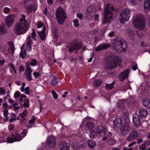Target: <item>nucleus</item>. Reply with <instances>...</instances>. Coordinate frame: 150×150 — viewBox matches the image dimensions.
Here are the masks:
<instances>
[{
	"label": "nucleus",
	"mask_w": 150,
	"mask_h": 150,
	"mask_svg": "<svg viewBox=\"0 0 150 150\" xmlns=\"http://www.w3.org/2000/svg\"><path fill=\"white\" fill-rule=\"evenodd\" d=\"M120 60L118 57L116 55H111L108 57L105 61V67L107 69H112L116 67Z\"/></svg>",
	"instance_id": "obj_1"
},
{
	"label": "nucleus",
	"mask_w": 150,
	"mask_h": 150,
	"mask_svg": "<svg viewBox=\"0 0 150 150\" xmlns=\"http://www.w3.org/2000/svg\"><path fill=\"white\" fill-rule=\"evenodd\" d=\"M28 25L27 22L25 23H17L15 25L13 31L17 35L23 34L28 30Z\"/></svg>",
	"instance_id": "obj_2"
},
{
	"label": "nucleus",
	"mask_w": 150,
	"mask_h": 150,
	"mask_svg": "<svg viewBox=\"0 0 150 150\" xmlns=\"http://www.w3.org/2000/svg\"><path fill=\"white\" fill-rule=\"evenodd\" d=\"M133 23L134 27L141 30L145 27V22L143 16L140 14H137L133 20Z\"/></svg>",
	"instance_id": "obj_3"
},
{
	"label": "nucleus",
	"mask_w": 150,
	"mask_h": 150,
	"mask_svg": "<svg viewBox=\"0 0 150 150\" xmlns=\"http://www.w3.org/2000/svg\"><path fill=\"white\" fill-rule=\"evenodd\" d=\"M125 42L124 40L122 38H115L112 43V47L113 50L117 52H120V49Z\"/></svg>",
	"instance_id": "obj_4"
},
{
	"label": "nucleus",
	"mask_w": 150,
	"mask_h": 150,
	"mask_svg": "<svg viewBox=\"0 0 150 150\" xmlns=\"http://www.w3.org/2000/svg\"><path fill=\"white\" fill-rule=\"evenodd\" d=\"M110 5V4H107L104 8V18L102 21V23L103 24H105L109 22L112 18L113 13L110 11L109 8Z\"/></svg>",
	"instance_id": "obj_5"
},
{
	"label": "nucleus",
	"mask_w": 150,
	"mask_h": 150,
	"mask_svg": "<svg viewBox=\"0 0 150 150\" xmlns=\"http://www.w3.org/2000/svg\"><path fill=\"white\" fill-rule=\"evenodd\" d=\"M55 16L59 24H62L66 18V14L63 8L62 7H59L57 8Z\"/></svg>",
	"instance_id": "obj_6"
},
{
	"label": "nucleus",
	"mask_w": 150,
	"mask_h": 150,
	"mask_svg": "<svg viewBox=\"0 0 150 150\" xmlns=\"http://www.w3.org/2000/svg\"><path fill=\"white\" fill-rule=\"evenodd\" d=\"M131 11L128 8H125L120 13V18L119 20L121 23L128 20L129 18V14L131 13Z\"/></svg>",
	"instance_id": "obj_7"
},
{
	"label": "nucleus",
	"mask_w": 150,
	"mask_h": 150,
	"mask_svg": "<svg viewBox=\"0 0 150 150\" xmlns=\"http://www.w3.org/2000/svg\"><path fill=\"white\" fill-rule=\"evenodd\" d=\"M130 122H125L121 127L120 132L123 136L127 135L130 131Z\"/></svg>",
	"instance_id": "obj_8"
},
{
	"label": "nucleus",
	"mask_w": 150,
	"mask_h": 150,
	"mask_svg": "<svg viewBox=\"0 0 150 150\" xmlns=\"http://www.w3.org/2000/svg\"><path fill=\"white\" fill-rule=\"evenodd\" d=\"M106 129L103 126H99L97 127L96 134L98 137H101L105 136L107 132Z\"/></svg>",
	"instance_id": "obj_9"
},
{
	"label": "nucleus",
	"mask_w": 150,
	"mask_h": 150,
	"mask_svg": "<svg viewBox=\"0 0 150 150\" xmlns=\"http://www.w3.org/2000/svg\"><path fill=\"white\" fill-rule=\"evenodd\" d=\"M113 124V128L114 129L117 131L122 126V120L120 118H117L114 120Z\"/></svg>",
	"instance_id": "obj_10"
},
{
	"label": "nucleus",
	"mask_w": 150,
	"mask_h": 150,
	"mask_svg": "<svg viewBox=\"0 0 150 150\" xmlns=\"http://www.w3.org/2000/svg\"><path fill=\"white\" fill-rule=\"evenodd\" d=\"M12 135L11 138L8 137L6 138V139L8 143H12L14 142L19 141L22 139V137L18 134L15 136L12 134Z\"/></svg>",
	"instance_id": "obj_11"
},
{
	"label": "nucleus",
	"mask_w": 150,
	"mask_h": 150,
	"mask_svg": "<svg viewBox=\"0 0 150 150\" xmlns=\"http://www.w3.org/2000/svg\"><path fill=\"white\" fill-rule=\"evenodd\" d=\"M139 134L137 131L133 130L127 136V140L128 141H132L137 138Z\"/></svg>",
	"instance_id": "obj_12"
},
{
	"label": "nucleus",
	"mask_w": 150,
	"mask_h": 150,
	"mask_svg": "<svg viewBox=\"0 0 150 150\" xmlns=\"http://www.w3.org/2000/svg\"><path fill=\"white\" fill-rule=\"evenodd\" d=\"M6 25L9 28L11 26L14 22V20L11 14L6 16L5 19Z\"/></svg>",
	"instance_id": "obj_13"
},
{
	"label": "nucleus",
	"mask_w": 150,
	"mask_h": 150,
	"mask_svg": "<svg viewBox=\"0 0 150 150\" xmlns=\"http://www.w3.org/2000/svg\"><path fill=\"white\" fill-rule=\"evenodd\" d=\"M47 143L50 147H54L56 145V140L54 137L52 136H48L47 139Z\"/></svg>",
	"instance_id": "obj_14"
},
{
	"label": "nucleus",
	"mask_w": 150,
	"mask_h": 150,
	"mask_svg": "<svg viewBox=\"0 0 150 150\" xmlns=\"http://www.w3.org/2000/svg\"><path fill=\"white\" fill-rule=\"evenodd\" d=\"M129 72V70L127 69L120 74L118 76L119 78V80L122 81L127 78Z\"/></svg>",
	"instance_id": "obj_15"
},
{
	"label": "nucleus",
	"mask_w": 150,
	"mask_h": 150,
	"mask_svg": "<svg viewBox=\"0 0 150 150\" xmlns=\"http://www.w3.org/2000/svg\"><path fill=\"white\" fill-rule=\"evenodd\" d=\"M58 147L61 150H68L69 144L64 142H60L58 144Z\"/></svg>",
	"instance_id": "obj_16"
},
{
	"label": "nucleus",
	"mask_w": 150,
	"mask_h": 150,
	"mask_svg": "<svg viewBox=\"0 0 150 150\" xmlns=\"http://www.w3.org/2000/svg\"><path fill=\"white\" fill-rule=\"evenodd\" d=\"M110 45L107 43H104L98 45L95 49V50L96 52L106 49L110 47Z\"/></svg>",
	"instance_id": "obj_17"
},
{
	"label": "nucleus",
	"mask_w": 150,
	"mask_h": 150,
	"mask_svg": "<svg viewBox=\"0 0 150 150\" xmlns=\"http://www.w3.org/2000/svg\"><path fill=\"white\" fill-rule=\"evenodd\" d=\"M37 7L33 4H29L26 7V11L28 13H30L32 11H35Z\"/></svg>",
	"instance_id": "obj_18"
},
{
	"label": "nucleus",
	"mask_w": 150,
	"mask_h": 150,
	"mask_svg": "<svg viewBox=\"0 0 150 150\" xmlns=\"http://www.w3.org/2000/svg\"><path fill=\"white\" fill-rule=\"evenodd\" d=\"M82 44L81 43H76L73 46L69 47V51L70 52L75 50H79L81 48Z\"/></svg>",
	"instance_id": "obj_19"
},
{
	"label": "nucleus",
	"mask_w": 150,
	"mask_h": 150,
	"mask_svg": "<svg viewBox=\"0 0 150 150\" xmlns=\"http://www.w3.org/2000/svg\"><path fill=\"white\" fill-rule=\"evenodd\" d=\"M139 116L141 117L144 118L147 115L148 112L146 109L143 108L140 109L139 110Z\"/></svg>",
	"instance_id": "obj_20"
},
{
	"label": "nucleus",
	"mask_w": 150,
	"mask_h": 150,
	"mask_svg": "<svg viewBox=\"0 0 150 150\" xmlns=\"http://www.w3.org/2000/svg\"><path fill=\"white\" fill-rule=\"evenodd\" d=\"M133 122L136 127H138L141 124V120L138 117H136L135 116H133Z\"/></svg>",
	"instance_id": "obj_21"
},
{
	"label": "nucleus",
	"mask_w": 150,
	"mask_h": 150,
	"mask_svg": "<svg viewBox=\"0 0 150 150\" xmlns=\"http://www.w3.org/2000/svg\"><path fill=\"white\" fill-rule=\"evenodd\" d=\"M45 26H44L42 31L41 32H38V33L39 35H40L41 39L42 40H44L46 37L45 33Z\"/></svg>",
	"instance_id": "obj_22"
},
{
	"label": "nucleus",
	"mask_w": 150,
	"mask_h": 150,
	"mask_svg": "<svg viewBox=\"0 0 150 150\" xmlns=\"http://www.w3.org/2000/svg\"><path fill=\"white\" fill-rule=\"evenodd\" d=\"M144 8L146 10H150V0H145L144 3Z\"/></svg>",
	"instance_id": "obj_23"
},
{
	"label": "nucleus",
	"mask_w": 150,
	"mask_h": 150,
	"mask_svg": "<svg viewBox=\"0 0 150 150\" xmlns=\"http://www.w3.org/2000/svg\"><path fill=\"white\" fill-rule=\"evenodd\" d=\"M143 105L146 108H150V99L148 98H145L142 102Z\"/></svg>",
	"instance_id": "obj_24"
},
{
	"label": "nucleus",
	"mask_w": 150,
	"mask_h": 150,
	"mask_svg": "<svg viewBox=\"0 0 150 150\" xmlns=\"http://www.w3.org/2000/svg\"><path fill=\"white\" fill-rule=\"evenodd\" d=\"M26 70L25 71V75L31 74L32 70L31 69L30 66L29 62H27L26 63Z\"/></svg>",
	"instance_id": "obj_25"
},
{
	"label": "nucleus",
	"mask_w": 150,
	"mask_h": 150,
	"mask_svg": "<svg viewBox=\"0 0 150 150\" xmlns=\"http://www.w3.org/2000/svg\"><path fill=\"white\" fill-rule=\"evenodd\" d=\"M59 81V79L56 76H54L51 81V84L53 86H57L58 83Z\"/></svg>",
	"instance_id": "obj_26"
},
{
	"label": "nucleus",
	"mask_w": 150,
	"mask_h": 150,
	"mask_svg": "<svg viewBox=\"0 0 150 150\" xmlns=\"http://www.w3.org/2000/svg\"><path fill=\"white\" fill-rule=\"evenodd\" d=\"M102 80L101 79H96L93 83V86L95 87L99 86L102 83Z\"/></svg>",
	"instance_id": "obj_27"
},
{
	"label": "nucleus",
	"mask_w": 150,
	"mask_h": 150,
	"mask_svg": "<svg viewBox=\"0 0 150 150\" xmlns=\"http://www.w3.org/2000/svg\"><path fill=\"white\" fill-rule=\"evenodd\" d=\"M8 45L10 48L11 50V53L12 54H13L14 52V44L13 42H8Z\"/></svg>",
	"instance_id": "obj_28"
},
{
	"label": "nucleus",
	"mask_w": 150,
	"mask_h": 150,
	"mask_svg": "<svg viewBox=\"0 0 150 150\" xmlns=\"http://www.w3.org/2000/svg\"><path fill=\"white\" fill-rule=\"evenodd\" d=\"M124 105V100H119L117 104V106L120 108H123Z\"/></svg>",
	"instance_id": "obj_29"
},
{
	"label": "nucleus",
	"mask_w": 150,
	"mask_h": 150,
	"mask_svg": "<svg viewBox=\"0 0 150 150\" xmlns=\"http://www.w3.org/2000/svg\"><path fill=\"white\" fill-rule=\"evenodd\" d=\"M112 135V133L109 132H108L106 134L105 136H103L104 137L102 138L103 141H105L107 140V138Z\"/></svg>",
	"instance_id": "obj_30"
},
{
	"label": "nucleus",
	"mask_w": 150,
	"mask_h": 150,
	"mask_svg": "<svg viewBox=\"0 0 150 150\" xmlns=\"http://www.w3.org/2000/svg\"><path fill=\"white\" fill-rule=\"evenodd\" d=\"M88 145L90 147L93 148L96 146V142L89 140L88 141Z\"/></svg>",
	"instance_id": "obj_31"
},
{
	"label": "nucleus",
	"mask_w": 150,
	"mask_h": 150,
	"mask_svg": "<svg viewBox=\"0 0 150 150\" xmlns=\"http://www.w3.org/2000/svg\"><path fill=\"white\" fill-rule=\"evenodd\" d=\"M115 84V82L114 81L111 84H106V88L107 90H111L113 88L114 85Z\"/></svg>",
	"instance_id": "obj_32"
},
{
	"label": "nucleus",
	"mask_w": 150,
	"mask_h": 150,
	"mask_svg": "<svg viewBox=\"0 0 150 150\" xmlns=\"http://www.w3.org/2000/svg\"><path fill=\"white\" fill-rule=\"evenodd\" d=\"M97 136L96 132H95V131L93 130L91 131L90 133V137L91 139L94 138Z\"/></svg>",
	"instance_id": "obj_33"
},
{
	"label": "nucleus",
	"mask_w": 150,
	"mask_h": 150,
	"mask_svg": "<svg viewBox=\"0 0 150 150\" xmlns=\"http://www.w3.org/2000/svg\"><path fill=\"white\" fill-rule=\"evenodd\" d=\"M86 126L89 129H91L94 127V125L91 122H88L86 124Z\"/></svg>",
	"instance_id": "obj_34"
},
{
	"label": "nucleus",
	"mask_w": 150,
	"mask_h": 150,
	"mask_svg": "<svg viewBox=\"0 0 150 150\" xmlns=\"http://www.w3.org/2000/svg\"><path fill=\"white\" fill-rule=\"evenodd\" d=\"M33 38H32L31 35H29L27 39V44H32L33 43Z\"/></svg>",
	"instance_id": "obj_35"
},
{
	"label": "nucleus",
	"mask_w": 150,
	"mask_h": 150,
	"mask_svg": "<svg viewBox=\"0 0 150 150\" xmlns=\"http://www.w3.org/2000/svg\"><path fill=\"white\" fill-rule=\"evenodd\" d=\"M95 11V8L94 6H91L88 8L86 11H87V12H94Z\"/></svg>",
	"instance_id": "obj_36"
},
{
	"label": "nucleus",
	"mask_w": 150,
	"mask_h": 150,
	"mask_svg": "<svg viewBox=\"0 0 150 150\" xmlns=\"http://www.w3.org/2000/svg\"><path fill=\"white\" fill-rule=\"evenodd\" d=\"M115 140L110 139L107 142V144L109 145H112L115 144Z\"/></svg>",
	"instance_id": "obj_37"
},
{
	"label": "nucleus",
	"mask_w": 150,
	"mask_h": 150,
	"mask_svg": "<svg viewBox=\"0 0 150 150\" xmlns=\"http://www.w3.org/2000/svg\"><path fill=\"white\" fill-rule=\"evenodd\" d=\"M6 32L5 29L4 28L3 25H0V34H3Z\"/></svg>",
	"instance_id": "obj_38"
},
{
	"label": "nucleus",
	"mask_w": 150,
	"mask_h": 150,
	"mask_svg": "<svg viewBox=\"0 0 150 150\" xmlns=\"http://www.w3.org/2000/svg\"><path fill=\"white\" fill-rule=\"evenodd\" d=\"M10 11V8L8 7H5L3 10V12L5 13H8Z\"/></svg>",
	"instance_id": "obj_39"
},
{
	"label": "nucleus",
	"mask_w": 150,
	"mask_h": 150,
	"mask_svg": "<svg viewBox=\"0 0 150 150\" xmlns=\"http://www.w3.org/2000/svg\"><path fill=\"white\" fill-rule=\"evenodd\" d=\"M86 14L87 16L90 18H92L94 15V12H87V11H86Z\"/></svg>",
	"instance_id": "obj_40"
},
{
	"label": "nucleus",
	"mask_w": 150,
	"mask_h": 150,
	"mask_svg": "<svg viewBox=\"0 0 150 150\" xmlns=\"http://www.w3.org/2000/svg\"><path fill=\"white\" fill-rule=\"evenodd\" d=\"M37 64V60L35 59H33L32 62H30V65L31 66H35Z\"/></svg>",
	"instance_id": "obj_41"
},
{
	"label": "nucleus",
	"mask_w": 150,
	"mask_h": 150,
	"mask_svg": "<svg viewBox=\"0 0 150 150\" xmlns=\"http://www.w3.org/2000/svg\"><path fill=\"white\" fill-rule=\"evenodd\" d=\"M73 23H74V25L76 27H78L79 26V23L78 20L76 19L74 20Z\"/></svg>",
	"instance_id": "obj_42"
},
{
	"label": "nucleus",
	"mask_w": 150,
	"mask_h": 150,
	"mask_svg": "<svg viewBox=\"0 0 150 150\" xmlns=\"http://www.w3.org/2000/svg\"><path fill=\"white\" fill-rule=\"evenodd\" d=\"M51 92L54 98V99H56L58 97V95L55 91L54 90H52Z\"/></svg>",
	"instance_id": "obj_43"
},
{
	"label": "nucleus",
	"mask_w": 150,
	"mask_h": 150,
	"mask_svg": "<svg viewBox=\"0 0 150 150\" xmlns=\"http://www.w3.org/2000/svg\"><path fill=\"white\" fill-rule=\"evenodd\" d=\"M140 1V0H131L130 1L131 4L132 5H135Z\"/></svg>",
	"instance_id": "obj_44"
},
{
	"label": "nucleus",
	"mask_w": 150,
	"mask_h": 150,
	"mask_svg": "<svg viewBox=\"0 0 150 150\" xmlns=\"http://www.w3.org/2000/svg\"><path fill=\"white\" fill-rule=\"evenodd\" d=\"M30 88L29 87H27L25 88V94L29 95L30 94V92L29 91Z\"/></svg>",
	"instance_id": "obj_45"
},
{
	"label": "nucleus",
	"mask_w": 150,
	"mask_h": 150,
	"mask_svg": "<svg viewBox=\"0 0 150 150\" xmlns=\"http://www.w3.org/2000/svg\"><path fill=\"white\" fill-rule=\"evenodd\" d=\"M18 106V103H16L13 104V107L14 108V109L15 110H18L19 108V107L18 106Z\"/></svg>",
	"instance_id": "obj_46"
},
{
	"label": "nucleus",
	"mask_w": 150,
	"mask_h": 150,
	"mask_svg": "<svg viewBox=\"0 0 150 150\" xmlns=\"http://www.w3.org/2000/svg\"><path fill=\"white\" fill-rule=\"evenodd\" d=\"M32 44H26V48L27 50L29 51H30L31 50L32 47L31 45Z\"/></svg>",
	"instance_id": "obj_47"
},
{
	"label": "nucleus",
	"mask_w": 150,
	"mask_h": 150,
	"mask_svg": "<svg viewBox=\"0 0 150 150\" xmlns=\"http://www.w3.org/2000/svg\"><path fill=\"white\" fill-rule=\"evenodd\" d=\"M26 112H27V111L24 110L22 113H21L20 114V116L22 118L24 117V116H25Z\"/></svg>",
	"instance_id": "obj_48"
},
{
	"label": "nucleus",
	"mask_w": 150,
	"mask_h": 150,
	"mask_svg": "<svg viewBox=\"0 0 150 150\" xmlns=\"http://www.w3.org/2000/svg\"><path fill=\"white\" fill-rule=\"evenodd\" d=\"M22 18H21L20 20V22H22L23 21L24 22L23 23H25V22H27L25 21V16L24 15H22L21 16Z\"/></svg>",
	"instance_id": "obj_49"
},
{
	"label": "nucleus",
	"mask_w": 150,
	"mask_h": 150,
	"mask_svg": "<svg viewBox=\"0 0 150 150\" xmlns=\"http://www.w3.org/2000/svg\"><path fill=\"white\" fill-rule=\"evenodd\" d=\"M19 93L20 92L19 91L16 92L14 95V97L16 98L20 97V94Z\"/></svg>",
	"instance_id": "obj_50"
},
{
	"label": "nucleus",
	"mask_w": 150,
	"mask_h": 150,
	"mask_svg": "<svg viewBox=\"0 0 150 150\" xmlns=\"http://www.w3.org/2000/svg\"><path fill=\"white\" fill-rule=\"evenodd\" d=\"M77 16L81 20L82 19L83 17V14L81 13H78L77 14Z\"/></svg>",
	"instance_id": "obj_51"
},
{
	"label": "nucleus",
	"mask_w": 150,
	"mask_h": 150,
	"mask_svg": "<svg viewBox=\"0 0 150 150\" xmlns=\"http://www.w3.org/2000/svg\"><path fill=\"white\" fill-rule=\"evenodd\" d=\"M94 55V54L93 52H92L91 53V57L88 60V62H91L92 60L93 57Z\"/></svg>",
	"instance_id": "obj_52"
},
{
	"label": "nucleus",
	"mask_w": 150,
	"mask_h": 150,
	"mask_svg": "<svg viewBox=\"0 0 150 150\" xmlns=\"http://www.w3.org/2000/svg\"><path fill=\"white\" fill-rule=\"evenodd\" d=\"M54 35L55 37L56 38L58 37V32L56 29H54Z\"/></svg>",
	"instance_id": "obj_53"
},
{
	"label": "nucleus",
	"mask_w": 150,
	"mask_h": 150,
	"mask_svg": "<svg viewBox=\"0 0 150 150\" xmlns=\"http://www.w3.org/2000/svg\"><path fill=\"white\" fill-rule=\"evenodd\" d=\"M139 148L141 150H146V147L144 144H142L140 146Z\"/></svg>",
	"instance_id": "obj_54"
},
{
	"label": "nucleus",
	"mask_w": 150,
	"mask_h": 150,
	"mask_svg": "<svg viewBox=\"0 0 150 150\" xmlns=\"http://www.w3.org/2000/svg\"><path fill=\"white\" fill-rule=\"evenodd\" d=\"M31 35H32V36H31V37L34 39V40H36L35 37H36V34L35 33V32H33L31 33Z\"/></svg>",
	"instance_id": "obj_55"
},
{
	"label": "nucleus",
	"mask_w": 150,
	"mask_h": 150,
	"mask_svg": "<svg viewBox=\"0 0 150 150\" xmlns=\"http://www.w3.org/2000/svg\"><path fill=\"white\" fill-rule=\"evenodd\" d=\"M143 142V139L140 138L137 139V143L138 144H139L140 143H142Z\"/></svg>",
	"instance_id": "obj_56"
},
{
	"label": "nucleus",
	"mask_w": 150,
	"mask_h": 150,
	"mask_svg": "<svg viewBox=\"0 0 150 150\" xmlns=\"http://www.w3.org/2000/svg\"><path fill=\"white\" fill-rule=\"evenodd\" d=\"M27 77V79H28L29 81H30L32 80V79L31 74H29L26 75Z\"/></svg>",
	"instance_id": "obj_57"
},
{
	"label": "nucleus",
	"mask_w": 150,
	"mask_h": 150,
	"mask_svg": "<svg viewBox=\"0 0 150 150\" xmlns=\"http://www.w3.org/2000/svg\"><path fill=\"white\" fill-rule=\"evenodd\" d=\"M8 110L7 109H5L4 110V117L7 116L8 114Z\"/></svg>",
	"instance_id": "obj_58"
},
{
	"label": "nucleus",
	"mask_w": 150,
	"mask_h": 150,
	"mask_svg": "<svg viewBox=\"0 0 150 150\" xmlns=\"http://www.w3.org/2000/svg\"><path fill=\"white\" fill-rule=\"evenodd\" d=\"M27 133V131L26 129H24L23 131L22 132L21 134L23 135V137H25L26 134Z\"/></svg>",
	"instance_id": "obj_59"
},
{
	"label": "nucleus",
	"mask_w": 150,
	"mask_h": 150,
	"mask_svg": "<svg viewBox=\"0 0 150 150\" xmlns=\"http://www.w3.org/2000/svg\"><path fill=\"white\" fill-rule=\"evenodd\" d=\"M33 74L35 78H37L40 75L39 73L38 72H35L33 73Z\"/></svg>",
	"instance_id": "obj_60"
},
{
	"label": "nucleus",
	"mask_w": 150,
	"mask_h": 150,
	"mask_svg": "<svg viewBox=\"0 0 150 150\" xmlns=\"http://www.w3.org/2000/svg\"><path fill=\"white\" fill-rule=\"evenodd\" d=\"M14 127V126L13 125H10L8 126V129L9 131H11Z\"/></svg>",
	"instance_id": "obj_61"
},
{
	"label": "nucleus",
	"mask_w": 150,
	"mask_h": 150,
	"mask_svg": "<svg viewBox=\"0 0 150 150\" xmlns=\"http://www.w3.org/2000/svg\"><path fill=\"white\" fill-rule=\"evenodd\" d=\"M114 32L113 31H112L110 32L108 34V36L110 37H111L114 36Z\"/></svg>",
	"instance_id": "obj_62"
},
{
	"label": "nucleus",
	"mask_w": 150,
	"mask_h": 150,
	"mask_svg": "<svg viewBox=\"0 0 150 150\" xmlns=\"http://www.w3.org/2000/svg\"><path fill=\"white\" fill-rule=\"evenodd\" d=\"M3 106L4 108H6V109H7L8 108V105L6 102L4 103L3 104Z\"/></svg>",
	"instance_id": "obj_63"
},
{
	"label": "nucleus",
	"mask_w": 150,
	"mask_h": 150,
	"mask_svg": "<svg viewBox=\"0 0 150 150\" xmlns=\"http://www.w3.org/2000/svg\"><path fill=\"white\" fill-rule=\"evenodd\" d=\"M24 70V68L23 66H21L19 67V71H23Z\"/></svg>",
	"instance_id": "obj_64"
}]
</instances>
